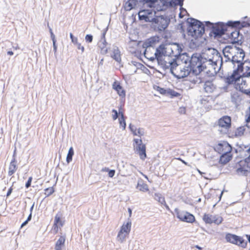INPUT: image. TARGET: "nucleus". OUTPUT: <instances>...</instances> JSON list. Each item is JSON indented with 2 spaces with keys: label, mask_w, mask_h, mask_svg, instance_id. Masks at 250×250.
<instances>
[{
  "label": "nucleus",
  "mask_w": 250,
  "mask_h": 250,
  "mask_svg": "<svg viewBox=\"0 0 250 250\" xmlns=\"http://www.w3.org/2000/svg\"><path fill=\"white\" fill-rule=\"evenodd\" d=\"M242 72L241 67L239 66L233 71L231 76L226 78V82L229 84H234L236 89L246 93L248 91V85L246 81L241 77Z\"/></svg>",
  "instance_id": "f257e3e1"
},
{
  "label": "nucleus",
  "mask_w": 250,
  "mask_h": 250,
  "mask_svg": "<svg viewBox=\"0 0 250 250\" xmlns=\"http://www.w3.org/2000/svg\"><path fill=\"white\" fill-rule=\"evenodd\" d=\"M188 36L193 37H198L202 35L204 27L200 21L192 19L188 22Z\"/></svg>",
  "instance_id": "f03ea898"
},
{
  "label": "nucleus",
  "mask_w": 250,
  "mask_h": 250,
  "mask_svg": "<svg viewBox=\"0 0 250 250\" xmlns=\"http://www.w3.org/2000/svg\"><path fill=\"white\" fill-rule=\"evenodd\" d=\"M146 3L149 2V6L152 8V11L155 15L156 11H165L167 8L172 5V0H143Z\"/></svg>",
  "instance_id": "7ed1b4c3"
},
{
  "label": "nucleus",
  "mask_w": 250,
  "mask_h": 250,
  "mask_svg": "<svg viewBox=\"0 0 250 250\" xmlns=\"http://www.w3.org/2000/svg\"><path fill=\"white\" fill-rule=\"evenodd\" d=\"M225 238L228 242L238 246L243 249L247 247L248 242L243 237L235 234L227 233Z\"/></svg>",
  "instance_id": "20e7f679"
},
{
  "label": "nucleus",
  "mask_w": 250,
  "mask_h": 250,
  "mask_svg": "<svg viewBox=\"0 0 250 250\" xmlns=\"http://www.w3.org/2000/svg\"><path fill=\"white\" fill-rule=\"evenodd\" d=\"M131 225L130 221H128L125 223H124L122 225L117 237L118 241L123 243L128 237L131 230Z\"/></svg>",
  "instance_id": "39448f33"
},
{
  "label": "nucleus",
  "mask_w": 250,
  "mask_h": 250,
  "mask_svg": "<svg viewBox=\"0 0 250 250\" xmlns=\"http://www.w3.org/2000/svg\"><path fill=\"white\" fill-rule=\"evenodd\" d=\"M190 71L194 73H201L203 70L202 69V59L196 55H193L189 62Z\"/></svg>",
  "instance_id": "423d86ee"
},
{
  "label": "nucleus",
  "mask_w": 250,
  "mask_h": 250,
  "mask_svg": "<svg viewBox=\"0 0 250 250\" xmlns=\"http://www.w3.org/2000/svg\"><path fill=\"white\" fill-rule=\"evenodd\" d=\"M154 16L153 17V20L151 22L156 24L159 30H162L165 29L169 24V20L168 19L167 16H164L162 15H159L156 13H155Z\"/></svg>",
  "instance_id": "0eeeda50"
},
{
  "label": "nucleus",
  "mask_w": 250,
  "mask_h": 250,
  "mask_svg": "<svg viewBox=\"0 0 250 250\" xmlns=\"http://www.w3.org/2000/svg\"><path fill=\"white\" fill-rule=\"evenodd\" d=\"M203 220L206 224H215L218 225L222 223L223 219L221 216L218 214L212 215L209 214L205 213L203 216Z\"/></svg>",
  "instance_id": "6e6552de"
},
{
  "label": "nucleus",
  "mask_w": 250,
  "mask_h": 250,
  "mask_svg": "<svg viewBox=\"0 0 250 250\" xmlns=\"http://www.w3.org/2000/svg\"><path fill=\"white\" fill-rule=\"evenodd\" d=\"M245 57V53L243 50L241 49L237 48V50L235 51V53L233 54L231 58V61L233 63H237V67L241 66L242 71L243 70V61Z\"/></svg>",
  "instance_id": "1a4fd4ad"
},
{
  "label": "nucleus",
  "mask_w": 250,
  "mask_h": 250,
  "mask_svg": "<svg viewBox=\"0 0 250 250\" xmlns=\"http://www.w3.org/2000/svg\"><path fill=\"white\" fill-rule=\"evenodd\" d=\"M64 223V221L62 219V214L61 213H57L55 216L51 231L54 234L57 233L59 229H61V228L63 226Z\"/></svg>",
  "instance_id": "9d476101"
},
{
  "label": "nucleus",
  "mask_w": 250,
  "mask_h": 250,
  "mask_svg": "<svg viewBox=\"0 0 250 250\" xmlns=\"http://www.w3.org/2000/svg\"><path fill=\"white\" fill-rule=\"evenodd\" d=\"M134 146H136V150L139 155L140 158L145 160L146 157V147L145 145L142 144L141 139H134Z\"/></svg>",
  "instance_id": "9b49d317"
},
{
  "label": "nucleus",
  "mask_w": 250,
  "mask_h": 250,
  "mask_svg": "<svg viewBox=\"0 0 250 250\" xmlns=\"http://www.w3.org/2000/svg\"><path fill=\"white\" fill-rule=\"evenodd\" d=\"M231 146L227 142H223L215 146V150L220 154L231 152Z\"/></svg>",
  "instance_id": "f8f14e48"
},
{
  "label": "nucleus",
  "mask_w": 250,
  "mask_h": 250,
  "mask_svg": "<svg viewBox=\"0 0 250 250\" xmlns=\"http://www.w3.org/2000/svg\"><path fill=\"white\" fill-rule=\"evenodd\" d=\"M138 15L140 20L149 22L152 21L153 20V17L154 16L152 10H141L139 12Z\"/></svg>",
  "instance_id": "ddd939ff"
},
{
  "label": "nucleus",
  "mask_w": 250,
  "mask_h": 250,
  "mask_svg": "<svg viewBox=\"0 0 250 250\" xmlns=\"http://www.w3.org/2000/svg\"><path fill=\"white\" fill-rule=\"evenodd\" d=\"M204 56L206 60L212 62H216L217 58L219 57L216 50L210 49H208L204 53Z\"/></svg>",
  "instance_id": "4468645a"
},
{
  "label": "nucleus",
  "mask_w": 250,
  "mask_h": 250,
  "mask_svg": "<svg viewBox=\"0 0 250 250\" xmlns=\"http://www.w3.org/2000/svg\"><path fill=\"white\" fill-rule=\"evenodd\" d=\"M175 61L173 60V75L177 78H182L186 77L188 74V71H183L181 67L177 65L175 66Z\"/></svg>",
  "instance_id": "2eb2a0df"
},
{
  "label": "nucleus",
  "mask_w": 250,
  "mask_h": 250,
  "mask_svg": "<svg viewBox=\"0 0 250 250\" xmlns=\"http://www.w3.org/2000/svg\"><path fill=\"white\" fill-rule=\"evenodd\" d=\"M231 118L228 116H224L218 121V125L224 129H228L231 126Z\"/></svg>",
  "instance_id": "dca6fc26"
},
{
  "label": "nucleus",
  "mask_w": 250,
  "mask_h": 250,
  "mask_svg": "<svg viewBox=\"0 0 250 250\" xmlns=\"http://www.w3.org/2000/svg\"><path fill=\"white\" fill-rule=\"evenodd\" d=\"M112 88L115 90L118 95L122 99L125 98L126 95L125 90L121 85L120 82L115 81L112 84Z\"/></svg>",
  "instance_id": "f3484780"
},
{
  "label": "nucleus",
  "mask_w": 250,
  "mask_h": 250,
  "mask_svg": "<svg viewBox=\"0 0 250 250\" xmlns=\"http://www.w3.org/2000/svg\"><path fill=\"white\" fill-rule=\"evenodd\" d=\"M239 167L238 172L247 171V169L250 168V155L244 160H241L238 163Z\"/></svg>",
  "instance_id": "a211bd4d"
},
{
  "label": "nucleus",
  "mask_w": 250,
  "mask_h": 250,
  "mask_svg": "<svg viewBox=\"0 0 250 250\" xmlns=\"http://www.w3.org/2000/svg\"><path fill=\"white\" fill-rule=\"evenodd\" d=\"M211 33L215 37L221 36L225 34L224 25L221 23H217L212 26Z\"/></svg>",
  "instance_id": "6ab92c4d"
},
{
  "label": "nucleus",
  "mask_w": 250,
  "mask_h": 250,
  "mask_svg": "<svg viewBox=\"0 0 250 250\" xmlns=\"http://www.w3.org/2000/svg\"><path fill=\"white\" fill-rule=\"evenodd\" d=\"M18 168L17 161L15 157H14L8 167V175L9 176H12L18 170Z\"/></svg>",
  "instance_id": "aec40b11"
},
{
  "label": "nucleus",
  "mask_w": 250,
  "mask_h": 250,
  "mask_svg": "<svg viewBox=\"0 0 250 250\" xmlns=\"http://www.w3.org/2000/svg\"><path fill=\"white\" fill-rule=\"evenodd\" d=\"M98 46L100 49V53L102 54H105L108 52V47H107V42L105 41L104 35H103L102 39L98 43Z\"/></svg>",
  "instance_id": "412c9836"
},
{
  "label": "nucleus",
  "mask_w": 250,
  "mask_h": 250,
  "mask_svg": "<svg viewBox=\"0 0 250 250\" xmlns=\"http://www.w3.org/2000/svg\"><path fill=\"white\" fill-rule=\"evenodd\" d=\"M169 57L165 56L163 59H161V58L159 60H157L159 63L162 65V66L165 69H169L170 71L172 72V62L171 61H167L166 60L168 59Z\"/></svg>",
  "instance_id": "4be33fe9"
},
{
  "label": "nucleus",
  "mask_w": 250,
  "mask_h": 250,
  "mask_svg": "<svg viewBox=\"0 0 250 250\" xmlns=\"http://www.w3.org/2000/svg\"><path fill=\"white\" fill-rule=\"evenodd\" d=\"M173 15L174 18L178 16L180 19H182L188 15V12L182 6L177 9L176 8H174V9H173Z\"/></svg>",
  "instance_id": "5701e85b"
},
{
  "label": "nucleus",
  "mask_w": 250,
  "mask_h": 250,
  "mask_svg": "<svg viewBox=\"0 0 250 250\" xmlns=\"http://www.w3.org/2000/svg\"><path fill=\"white\" fill-rule=\"evenodd\" d=\"M200 73H196L193 71H190L189 73V79L188 80L193 83H200L202 82V79L199 76Z\"/></svg>",
  "instance_id": "b1692460"
},
{
  "label": "nucleus",
  "mask_w": 250,
  "mask_h": 250,
  "mask_svg": "<svg viewBox=\"0 0 250 250\" xmlns=\"http://www.w3.org/2000/svg\"><path fill=\"white\" fill-rule=\"evenodd\" d=\"M167 48L165 47V45L161 44L158 48H157L156 52L154 54L155 58L157 60L161 58L163 56H166L167 54Z\"/></svg>",
  "instance_id": "393cba45"
},
{
  "label": "nucleus",
  "mask_w": 250,
  "mask_h": 250,
  "mask_svg": "<svg viewBox=\"0 0 250 250\" xmlns=\"http://www.w3.org/2000/svg\"><path fill=\"white\" fill-rule=\"evenodd\" d=\"M236 50H237V48L236 47L227 46L223 50V53L225 57L228 58V59H231L233 54L235 53Z\"/></svg>",
  "instance_id": "a878e982"
},
{
  "label": "nucleus",
  "mask_w": 250,
  "mask_h": 250,
  "mask_svg": "<svg viewBox=\"0 0 250 250\" xmlns=\"http://www.w3.org/2000/svg\"><path fill=\"white\" fill-rule=\"evenodd\" d=\"M204 89L206 93H211L215 90L216 87L212 82L208 81L204 84Z\"/></svg>",
  "instance_id": "bb28decb"
},
{
  "label": "nucleus",
  "mask_w": 250,
  "mask_h": 250,
  "mask_svg": "<svg viewBox=\"0 0 250 250\" xmlns=\"http://www.w3.org/2000/svg\"><path fill=\"white\" fill-rule=\"evenodd\" d=\"M232 158V154L231 152H227L222 154L220 158V162L223 164H226L229 162Z\"/></svg>",
  "instance_id": "cd10ccee"
},
{
  "label": "nucleus",
  "mask_w": 250,
  "mask_h": 250,
  "mask_svg": "<svg viewBox=\"0 0 250 250\" xmlns=\"http://www.w3.org/2000/svg\"><path fill=\"white\" fill-rule=\"evenodd\" d=\"M65 241V237L64 236H61L55 244V250H62Z\"/></svg>",
  "instance_id": "c85d7f7f"
},
{
  "label": "nucleus",
  "mask_w": 250,
  "mask_h": 250,
  "mask_svg": "<svg viewBox=\"0 0 250 250\" xmlns=\"http://www.w3.org/2000/svg\"><path fill=\"white\" fill-rule=\"evenodd\" d=\"M129 128L134 136H138L141 137L144 134V132L142 128H137L136 126L131 125H129Z\"/></svg>",
  "instance_id": "c756f323"
},
{
  "label": "nucleus",
  "mask_w": 250,
  "mask_h": 250,
  "mask_svg": "<svg viewBox=\"0 0 250 250\" xmlns=\"http://www.w3.org/2000/svg\"><path fill=\"white\" fill-rule=\"evenodd\" d=\"M137 188L139 190L145 192L149 190L148 185L142 179H140L138 180Z\"/></svg>",
  "instance_id": "7c9ffc66"
},
{
  "label": "nucleus",
  "mask_w": 250,
  "mask_h": 250,
  "mask_svg": "<svg viewBox=\"0 0 250 250\" xmlns=\"http://www.w3.org/2000/svg\"><path fill=\"white\" fill-rule=\"evenodd\" d=\"M182 221L192 223L195 221V218L193 214L187 211Z\"/></svg>",
  "instance_id": "2f4dec72"
},
{
  "label": "nucleus",
  "mask_w": 250,
  "mask_h": 250,
  "mask_svg": "<svg viewBox=\"0 0 250 250\" xmlns=\"http://www.w3.org/2000/svg\"><path fill=\"white\" fill-rule=\"evenodd\" d=\"M119 121L120 125V126L123 128V129H125L126 127V123L125 121V117L124 115V111L121 110V108L119 110Z\"/></svg>",
  "instance_id": "473e14b6"
},
{
  "label": "nucleus",
  "mask_w": 250,
  "mask_h": 250,
  "mask_svg": "<svg viewBox=\"0 0 250 250\" xmlns=\"http://www.w3.org/2000/svg\"><path fill=\"white\" fill-rule=\"evenodd\" d=\"M159 42L158 37H151L146 41L145 42L146 46L148 47L155 46L156 44Z\"/></svg>",
  "instance_id": "72a5a7b5"
},
{
  "label": "nucleus",
  "mask_w": 250,
  "mask_h": 250,
  "mask_svg": "<svg viewBox=\"0 0 250 250\" xmlns=\"http://www.w3.org/2000/svg\"><path fill=\"white\" fill-rule=\"evenodd\" d=\"M112 58L114 59L116 62L120 63L121 62V57L120 52L119 50H114L112 55Z\"/></svg>",
  "instance_id": "f704fd0d"
},
{
  "label": "nucleus",
  "mask_w": 250,
  "mask_h": 250,
  "mask_svg": "<svg viewBox=\"0 0 250 250\" xmlns=\"http://www.w3.org/2000/svg\"><path fill=\"white\" fill-rule=\"evenodd\" d=\"M134 0H128L124 5L126 11H130L133 8Z\"/></svg>",
  "instance_id": "c9c22d12"
},
{
  "label": "nucleus",
  "mask_w": 250,
  "mask_h": 250,
  "mask_svg": "<svg viewBox=\"0 0 250 250\" xmlns=\"http://www.w3.org/2000/svg\"><path fill=\"white\" fill-rule=\"evenodd\" d=\"M175 212L176 215L177 217L182 221L184 217V215L187 211H185L184 210H181L179 209L176 208L175 209Z\"/></svg>",
  "instance_id": "e433bc0d"
},
{
  "label": "nucleus",
  "mask_w": 250,
  "mask_h": 250,
  "mask_svg": "<svg viewBox=\"0 0 250 250\" xmlns=\"http://www.w3.org/2000/svg\"><path fill=\"white\" fill-rule=\"evenodd\" d=\"M184 0H173V9L176 8L182 7L183 5Z\"/></svg>",
  "instance_id": "4c0bfd02"
},
{
  "label": "nucleus",
  "mask_w": 250,
  "mask_h": 250,
  "mask_svg": "<svg viewBox=\"0 0 250 250\" xmlns=\"http://www.w3.org/2000/svg\"><path fill=\"white\" fill-rule=\"evenodd\" d=\"M245 131V128L244 126H240L238 127L235 131V134L237 136H242Z\"/></svg>",
  "instance_id": "58836bf2"
},
{
  "label": "nucleus",
  "mask_w": 250,
  "mask_h": 250,
  "mask_svg": "<svg viewBox=\"0 0 250 250\" xmlns=\"http://www.w3.org/2000/svg\"><path fill=\"white\" fill-rule=\"evenodd\" d=\"M74 155V150L72 147H71L68 151L67 157H66V161L67 163H69L72 160V157Z\"/></svg>",
  "instance_id": "ea45409f"
},
{
  "label": "nucleus",
  "mask_w": 250,
  "mask_h": 250,
  "mask_svg": "<svg viewBox=\"0 0 250 250\" xmlns=\"http://www.w3.org/2000/svg\"><path fill=\"white\" fill-rule=\"evenodd\" d=\"M54 189L53 187H49L46 188L44 190V194L46 197H48L53 193Z\"/></svg>",
  "instance_id": "a19ab883"
},
{
  "label": "nucleus",
  "mask_w": 250,
  "mask_h": 250,
  "mask_svg": "<svg viewBox=\"0 0 250 250\" xmlns=\"http://www.w3.org/2000/svg\"><path fill=\"white\" fill-rule=\"evenodd\" d=\"M245 65V67L248 72V74L250 75V60L245 61L243 65Z\"/></svg>",
  "instance_id": "79ce46f5"
},
{
  "label": "nucleus",
  "mask_w": 250,
  "mask_h": 250,
  "mask_svg": "<svg viewBox=\"0 0 250 250\" xmlns=\"http://www.w3.org/2000/svg\"><path fill=\"white\" fill-rule=\"evenodd\" d=\"M103 170L104 171H108V176L111 178L113 177L115 175V170H109L108 168L106 167L103 169Z\"/></svg>",
  "instance_id": "37998d69"
},
{
  "label": "nucleus",
  "mask_w": 250,
  "mask_h": 250,
  "mask_svg": "<svg viewBox=\"0 0 250 250\" xmlns=\"http://www.w3.org/2000/svg\"><path fill=\"white\" fill-rule=\"evenodd\" d=\"M154 198L156 200L160 202L161 204L165 201L164 198L163 197L160 196L158 194H155Z\"/></svg>",
  "instance_id": "c03bdc74"
},
{
  "label": "nucleus",
  "mask_w": 250,
  "mask_h": 250,
  "mask_svg": "<svg viewBox=\"0 0 250 250\" xmlns=\"http://www.w3.org/2000/svg\"><path fill=\"white\" fill-rule=\"evenodd\" d=\"M112 119L113 120H116L118 117L119 113H118L117 111L115 109H113L112 110Z\"/></svg>",
  "instance_id": "a18cd8bd"
},
{
  "label": "nucleus",
  "mask_w": 250,
  "mask_h": 250,
  "mask_svg": "<svg viewBox=\"0 0 250 250\" xmlns=\"http://www.w3.org/2000/svg\"><path fill=\"white\" fill-rule=\"evenodd\" d=\"M229 24L233 27H238L240 25V21H234V22H229Z\"/></svg>",
  "instance_id": "49530a36"
},
{
  "label": "nucleus",
  "mask_w": 250,
  "mask_h": 250,
  "mask_svg": "<svg viewBox=\"0 0 250 250\" xmlns=\"http://www.w3.org/2000/svg\"><path fill=\"white\" fill-rule=\"evenodd\" d=\"M155 89L160 92L161 94H164L166 93V90L165 89L161 88L159 86H157Z\"/></svg>",
  "instance_id": "de8ad7c7"
},
{
  "label": "nucleus",
  "mask_w": 250,
  "mask_h": 250,
  "mask_svg": "<svg viewBox=\"0 0 250 250\" xmlns=\"http://www.w3.org/2000/svg\"><path fill=\"white\" fill-rule=\"evenodd\" d=\"M86 42H91L93 40V36L91 35H86L85 37Z\"/></svg>",
  "instance_id": "09e8293b"
},
{
  "label": "nucleus",
  "mask_w": 250,
  "mask_h": 250,
  "mask_svg": "<svg viewBox=\"0 0 250 250\" xmlns=\"http://www.w3.org/2000/svg\"><path fill=\"white\" fill-rule=\"evenodd\" d=\"M70 37L71 39V42L73 43H74L75 44L78 43V39L76 37H74L72 33L70 34Z\"/></svg>",
  "instance_id": "8fccbe9b"
},
{
  "label": "nucleus",
  "mask_w": 250,
  "mask_h": 250,
  "mask_svg": "<svg viewBox=\"0 0 250 250\" xmlns=\"http://www.w3.org/2000/svg\"><path fill=\"white\" fill-rule=\"evenodd\" d=\"M32 181V177H29L27 182L25 184V187L26 188H28L29 187H30Z\"/></svg>",
  "instance_id": "3c124183"
},
{
  "label": "nucleus",
  "mask_w": 250,
  "mask_h": 250,
  "mask_svg": "<svg viewBox=\"0 0 250 250\" xmlns=\"http://www.w3.org/2000/svg\"><path fill=\"white\" fill-rule=\"evenodd\" d=\"M12 190H13V188L12 187H10L9 188V189L7 192V194H6L7 197L9 196L11 194Z\"/></svg>",
  "instance_id": "603ef678"
},
{
  "label": "nucleus",
  "mask_w": 250,
  "mask_h": 250,
  "mask_svg": "<svg viewBox=\"0 0 250 250\" xmlns=\"http://www.w3.org/2000/svg\"><path fill=\"white\" fill-rule=\"evenodd\" d=\"M78 48L79 49H81L82 50V52H83L84 51V47L82 46L81 44L80 43H79L78 44Z\"/></svg>",
  "instance_id": "864d4df0"
},
{
  "label": "nucleus",
  "mask_w": 250,
  "mask_h": 250,
  "mask_svg": "<svg viewBox=\"0 0 250 250\" xmlns=\"http://www.w3.org/2000/svg\"><path fill=\"white\" fill-rule=\"evenodd\" d=\"M28 222V221L26 220L23 223H22V224L21 225V228H22V227H24V226H25L27 224Z\"/></svg>",
  "instance_id": "5fc2aeb1"
},
{
  "label": "nucleus",
  "mask_w": 250,
  "mask_h": 250,
  "mask_svg": "<svg viewBox=\"0 0 250 250\" xmlns=\"http://www.w3.org/2000/svg\"><path fill=\"white\" fill-rule=\"evenodd\" d=\"M128 212H129V217H131V214H132V210H131V208H128Z\"/></svg>",
  "instance_id": "6e6d98bb"
},
{
  "label": "nucleus",
  "mask_w": 250,
  "mask_h": 250,
  "mask_svg": "<svg viewBox=\"0 0 250 250\" xmlns=\"http://www.w3.org/2000/svg\"><path fill=\"white\" fill-rule=\"evenodd\" d=\"M31 217H32V214H31V213L29 214V215L28 216L27 219V221H29L31 219Z\"/></svg>",
  "instance_id": "4d7b16f0"
},
{
  "label": "nucleus",
  "mask_w": 250,
  "mask_h": 250,
  "mask_svg": "<svg viewBox=\"0 0 250 250\" xmlns=\"http://www.w3.org/2000/svg\"><path fill=\"white\" fill-rule=\"evenodd\" d=\"M178 95H179V94L178 93L173 91V97L177 96Z\"/></svg>",
  "instance_id": "13d9d810"
},
{
  "label": "nucleus",
  "mask_w": 250,
  "mask_h": 250,
  "mask_svg": "<svg viewBox=\"0 0 250 250\" xmlns=\"http://www.w3.org/2000/svg\"><path fill=\"white\" fill-rule=\"evenodd\" d=\"M7 54L9 55H13L14 54V53L11 51H9L7 52Z\"/></svg>",
  "instance_id": "bf43d9fd"
},
{
  "label": "nucleus",
  "mask_w": 250,
  "mask_h": 250,
  "mask_svg": "<svg viewBox=\"0 0 250 250\" xmlns=\"http://www.w3.org/2000/svg\"><path fill=\"white\" fill-rule=\"evenodd\" d=\"M140 173H141V174H142V175H143V176H144L146 179L147 180H148V177H147V176L146 175H145V174H143L142 172H140Z\"/></svg>",
  "instance_id": "052dcab7"
},
{
  "label": "nucleus",
  "mask_w": 250,
  "mask_h": 250,
  "mask_svg": "<svg viewBox=\"0 0 250 250\" xmlns=\"http://www.w3.org/2000/svg\"><path fill=\"white\" fill-rule=\"evenodd\" d=\"M195 247V248L198 249L199 250H202V248L201 247H199L198 245H196Z\"/></svg>",
  "instance_id": "680f3d73"
},
{
  "label": "nucleus",
  "mask_w": 250,
  "mask_h": 250,
  "mask_svg": "<svg viewBox=\"0 0 250 250\" xmlns=\"http://www.w3.org/2000/svg\"><path fill=\"white\" fill-rule=\"evenodd\" d=\"M246 237H247L249 242L250 243V235H246Z\"/></svg>",
  "instance_id": "e2e57ef3"
},
{
  "label": "nucleus",
  "mask_w": 250,
  "mask_h": 250,
  "mask_svg": "<svg viewBox=\"0 0 250 250\" xmlns=\"http://www.w3.org/2000/svg\"><path fill=\"white\" fill-rule=\"evenodd\" d=\"M147 49H146V50H145V55L146 57H147V55H148V54H147Z\"/></svg>",
  "instance_id": "0e129e2a"
},
{
  "label": "nucleus",
  "mask_w": 250,
  "mask_h": 250,
  "mask_svg": "<svg viewBox=\"0 0 250 250\" xmlns=\"http://www.w3.org/2000/svg\"><path fill=\"white\" fill-rule=\"evenodd\" d=\"M215 73H216V71H214V72H212V73H211V74H209V76H214V74H215Z\"/></svg>",
  "instance_id": "69168bd1"
},
{
  "label": "nucleus",
  "mask_w": 250,
  "mask_h": 250,
  "mask_svg": "<svg viewBox=\"0 0 250 250\" xmlns=\"http://www.w3.org/2000/svg\"><path fill=\"white\" fill-rule=\"evenodd\" d=\"M150 59L153 60L154 59V57H150Z\"/></svg>",
  "instance_id": "338daca9"
},
{
  "label": "nucleus",
  "mask_w": 250,
  "mask_h": 250,
  "mask_svg": "<svg viewBox=\"0 0 250 250\" xmlns=\"http://www.w3.org/2000/svg\"><path fill=\"white\" fill-rule=\"evenodd\" d=\"M166 208L169 209V208L167 206H166Z\"/></svg>",
  "instance_id": "774afa93"
}]
</instances>
